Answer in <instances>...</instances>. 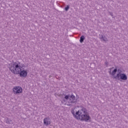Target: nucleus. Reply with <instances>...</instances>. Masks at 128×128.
<instances>
[{
	"label": "nucleus",
	"mask_w": 128,
	"mask_h": 128,
	"mask_svg": "<svg viewBox=\"0 0 128 128\" xmlns=\"http://www.w3.org/2000/svg\"><path fill=\"white\" fill-rule=\"evenodd\" d=\"M84 36H82L80 38V42L82 43L84 42Z\"/></svg>",
	"instance_id": "6"
},
{
	"label": "nucleus",
	"mask_w": 128,
	"mask_h": 128,
	"mask_svg": "<svg viewBox=\"0 0 128 128\" xmlns=\"http://www.w3.org/2000/svg\"><path fill=\"white\" fill-rule=\"evenodd\" d=\"M70 98H72L73 100H76V96H74V95H72L70 96Z\"/></svg>",
	"instance_id": "8"
},
{
	"label": "nucleus",
	"mask_w": 128,
	"mask_h": 128,
	"mask_svg": "<svg viewBox=\"0 0 128 128\" xmlns=\"http://www.w3.org/2000/svg\"><path fill=\"white\" fill-rule=\"evenodd\" d=\"M71 102H72V101Z\"/></svg>",
	"instance_id": "11"
},
{
	"label": "nucleus",
	"mask_w": 128,
	"mask_h": 128,
	"mask_svg": "<svg viewBox=\"0 0 128 128\" xmlns=\"http://www.w3.org/2000/svg\"><path fill=\"white\" fill-rule=\"evenodd\" d=\"M118 70H116V68L114 69L112 72V76H114V74H116V71Z\"/></svg>",
	"instance_id": "7"
},
{
	"label": "nucleus",
	"mask_w": 128,
	"mask_h": 128,
	"mask_svg": "<svg viewBox=\"0 0 128 128\" xmlns=\"http://www.w3.org/2000/svg\"><path fill=\"white\" fill-rule=\"evenodd\" d=\"M13 92L15 94H22V88L20 86H15L13 88Z\"/></svg>",
	"instance_id": "4"
},
{
	"label": "nucleus",
	"mask_w": 128,
	"mask_h": 128,
	"mask_svg": "<svg viewBox=\"0 0 128 128\" xmlns=\"http://www.w3.org/2000/svg\"><path fill=\"white\" fill-rule=\"evenodd\" d=\"M68 8H70V6H67L65 8V10H66V12H68Z\"/></svg>",
	"instance_id": "9"
},
{
	"label": "nucleus",
	"mask_w": 128,
	"mask_h": 128,
	"mask_svg": "<svg viewBox=\"0 0 128 128\" xmlns=\"http://www.w3.org/2000/svg\"><path fill=\"white\" fill-rule=\"evenodd\" d=\"M115 78H118V80H128V77L126 74H118L115 77Z\"/></svg>",
	"instance_id": "3"
},
{
	"label": "nucleus",
	"mask_w": 128,
	"mask_h": 128,
	"mask_svg": "<svg viewBox=\"0 0 128 128\" xmlns=\"http://www.w3.org/2000/svg\"><path fill=\"white\" fill-rule=\"evenodd\" d=\"M68 98H70V96L66 95L65 96L64 98H66V100H68Z\"/></svg>",
	"instance_id": "10"
},
{
	"label": "nucleus",
	"mask_w": 128,
	"mask_h": 128,
	"mask_svg": "<svg viewBox=\"0 0 128 128\" xmlns=\"http://www.w3.org/2000/svg\"><path fill=\"white\" fill-rule=\"evenodd\" d=\"M10 69L13 74H19L21 78H26L28 76V72L22 69V67L16 63L13 64Z\"/></svg>",
	"instance_id": "1"
},
{
	"label": "nucleus",
	"mask_w": 128,
	"mask_h": 128,
	"mask_svg": "<svg viewBox=\"0 0 128 128\" xmlns=\"http://www.w3.org/2000/svg\"><path fill=\"white\" fill-rule=\"evenodd\" d=\"M72 114L74 116L76 120H84V122H88L90 120V115L86 113V111L82 109V110H78L74 114V112L72 110Z\"/></svg>",
	"instance_id": "2"
},
{
	"label": "nucleus",
	"mask_w": 128,
	"mask_h": 128,
	"mask_svg": "<svg viewBox=\"0 0 128 128\" xmlns=\"http://www.w3.org/2000/svg\"><path fill=\"white\" fill-rule=\"evenodd\" d=\"M44 124H46V126H48V124H50V119L48 118H45L44 119Z\"/></svg>",
	"instance_id": "5"
}]
</instances>
